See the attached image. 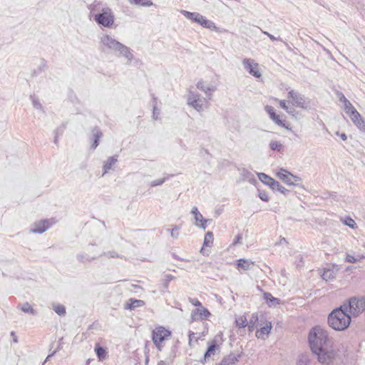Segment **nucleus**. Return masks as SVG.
Masks as SVG:
<instances>
[{
    "label": "nucleus",
    "mask_w": 365,
    "mask_h": 365,
    "mask_svg": "<svg viewBox=\"0 0 365 365\" xmlns=\"http://www.w3.org/2000/svg\"><path fill=\"white\" fill-rule=\"evenodd\" d=\"M336 270L333 271V269H330L329 268H325L322 274V279L327 282L336 278Z\"/></svg>",
    "instance_id": "393cba45"
},
{
    "label": "nucleus",
    "mask_w": 365,
    "mask_h": 365,
    "mask_svg": "<svg viewBox=\"0 0 365 365\" xmlns=\"http://www.w3.org/2000/svg\"><path fill=\"white\" fill-rule=\"evenodd\" d=\"M340 100L344 103V110L348 115L352 114L354 112L357 111L356 109L353 106L349 100H347L344 96H342Z\"/></svg>",
    "instance_id": "4be33fe9"
},
{
    "label": "nucleus",
    "mask_w": 365,
    "mask_h": 365,
    "mask_svg": "<svg viewBox=\"0 0 365 365\" xmlns=\"http://www.w3.org/2000/svg\"><path fill=\"white\" fill-rule=\"evenodd\" d=\"M94 20L96 23H113L114 14L110 8L105 6L98 14H95Z\"/></svg>",
    "instance_id": "6e6552de"
},
{
    "label": "nucleus",
    "mask_w": 365,
    "mask_h": 365,
    "mask_svg": "<svg viewBox=\"0 0 365 365\" xmlns=\"http://www.w3.org/2000/svg\"><path fill=\"white\" fill-rule=\"evenodd\" d=\"M257 175L259 178V180L262 183L268 185L269 187H270L272 185L273 181H275L274 179H273L272 178L269 177V175H267V174H265L264 173H257Z\"/></svg>",
    "instance_id": "b1692460"
},
{
    "label": "nucleus",
    "mask_w": 365,
    "mask_h": 365,
    "mask_svg": "<svg viewBox=\"0 0 365 365\" xmlns=\"http://www.w3.org/2000/svg\"><path fill=\"white\" fill-rule=\"evenodd\" d=\"M218 345L217 344L215 341H213L207 347V351L204 354L205 360L208 359L212 354H214L216 349H217Z\"/></svg>",
    "instance_id": "cd10ccee"
},
{
    "label": "nucleus",
    "mask_w": 365,
    "mask_h": 365,
    "mask_svg": "<svg viewBox=\"0 0 365 365\" xmlns=\"http://www.w3.org/2000/svg\"><path fill=\"white\" fill-rule=\"evenodd\" d=\"M349 116L354 123L362 118L358 111L354 112L352 114L349 115Z\"/></svg>",
    "instance_id": "8fccbe9b"
},
{
    "label": "nucleus",
    "mask_w": 365,
    "mask_h": 365,
    "mask_svg": "<svg viewBox=\"0 0 365 365\" xmlns=\"http://www.w3.org/2000/svg\"><path fill=\"white\" fill-rule=\"evenodd\" d=\"M173 279V277L171 274L165 275V278L163 279V286L164 289H168L169 286V283Z\"/></svg>",
    "instance_id": "09e8293b"
},
{
    "label": "nucleus",
    "mask_w": 365,
    "mask_h": 365,
    "mask_svg": "<svg viewBox=\"0 0 365 365\" xmlns=\"http://www.w3.org/2000/svg\"><path fill=\"white\" fill-rule=\"evenodd\" d=\"M62 340H63V338H61L59 341H58V347L56 349V350L53 351L52 353H51L50 354H48V356L46 357V361H47L50 357L53 356L58 350H60L62 347Z\"/></svg>",
    "instance_id": "864d4df0"
},
{
    "label": "nucleus",
    "mask_w": 365,
    "mask_h": 365,
    "mask_svg": "<svg viewBox=\"0 0 365 365\" xmlns=\"http://www.w3.org/2000/svg\"><path fill=\"white\" fill-rule=\"evenodd\" d=\"M344 222L346 225H348L349 227H350L351 228H354V226L356 225L355 221L353 219H351V217H347V219L345 220Z\"/></svg>",
    "instance_id": "5fc2aeb1"
},
{
    "label": "nucleus",
    "mask_w": 365,
    "mask_h": 365,
    "mask_svg": "<svg viewBox=\"0 0 365 365\" xmlns=\"http://www.w3.org/2000/svg\"><path fill=\"white\" fill-rule=\"evenodd\" d=\"M197 88L200 90H201L202 91L205 92V93L206 94L207 97L208 98V99H211V93H210L209 92L210 91H215L216 90V87L215 86H207L205 85V83L203 81H200L197 82Z\"/></svg>",
    "instance_id": "6ab92c4d"
},
{
    "label": "nucleus",
    "mask_w": 365,
    "mask_h": 365,
    "mask_svg": "<svg viewBox=\"0 0 365 365\" xmlns=\"http://www.w3.org/2000/svg\"><path fill=\"white\" fill-rule=\"evenodd\" d=\"M280 107L285 110L287 112L289 113L288 110V106H287L286 101L284 100H282L279 102Z\"/></svg>",
    "instance_id": "4d7b16f0"
},
{
    "label": "nucleus",
    "mask_w": 365,
    "mask_h": 365,
    "mask_svg": "<svg viewBox=\"0 0 365 365\" xmlns=\"http://www.w3.org/2000/svg\"><path fill=\"white\" fill-rule=\"evenodd\" d=\"M342 304L351 317H356L365 312V297H352Z\"/></svg>",
    "instance_id": "20e7f679"
},
{
    "label": "nucleus",
    "mask_w": 365,
    "mask_h": 365,
    "mask_svg": "<svg viewBox=\"0 0 365 365\" xmlns=\"http://www.w3.org/2000/svg\"><path fill=\"white\" fill-rule=\"evenodd\" d=\"M258 196L264 202L269 201V196L266 191L258 189Z\"/></svg>",
    "instance_id": "de8ad7c7"
},
{
    "label": "nucleus",
    "mask_w": 365,
    "mask_h": 365,
    "mask_svg": "<svg viewBox=\"0 0 365 365\" xmlns=\"http://www.w3.org/2000/svg\"><path fill=\"white\" fill-rule=\"evenodd\" d=\"M361 131L365 133V120L361 118L354 123Z\"/></svg>",
    "instance_id": "a18cd8bd"
},
{
    "label": "nucleus",
    "mask_w": 365,
    "mask_h": 365,
    "mask_svg": "<svg viewBox=\"0 0 365 365\" xmlns=\"http://www.w3.org/2000/svg\"><path fill=\"white\" fill-rule=\"evenodd\" d=\"M272 329L271 323L269 324H267L262 327L260 329L257 330L256 331V336L257 338H262L263 335H267L270 332V330Z\"/></svg>",
    "instance_id": "c756f323"
},
{
    "label": "nucleus",
    "mask_w": 365,
    "mask_h": 365,
    "mask_svg": "<svg viewBox=\"0 0 365 365\" xmlns=\"http://www.w3.org/2000/svg\"><path fill=\"white\" fill-rule=\"evenodd\" d=\"M99 38L100 47L102 51L112 53L118 58L123 57L127 60L128 64L134 58L132 50L111 36L107 34H101Z\"/></svg>",
    "instance_id": "f03ea898"
},
{
    "label": "nucleus",
    "mask_w": 365,
    "mask_h": 365,
    "mask_svg": "<svg viewBox=\"0 0 365 365\" xmlns=\"http://www.w3.org/2000/svg\"><path fill=\"white\" fill-rule=\"evenodd\" d=\"M213 242V234L212 232H207L204 238L203 247H209Z\"/></svg>",
    "instance_id": "e433bc0d"
},
{
    "label": "nucleus",
    "mask_w": 365,
    "mask_h": 365,
    "mask_svg": "<svg viewBox=\"0 0 365 365\" xmlns=\"http://www.w3.org/2000/svg\"><path fill=\"white\" fill-rule=\"evenodd\" d=\"M351 317L346 311L345 305L333 309L328 315L327 322L329 326L336 331H344L350 325Z\"/></svg>",
    "instance_id": "7ed1b4c3"
},
{
    "label": "nucleus",
    "mask_w": 365,
    "mask_h": 365,
    "mask_svg": "<svg viewBox=\"0 0 365 365\" xmlns=\"http://www.w3.org/2000/svg\"><path fill=\"white\" fill-rule=\"evenodd\" d=\"M145 302L140 299H130L128 302L125 304L124 308L125 309L133 310L137 307H143Z\"/></svg>",
    "instance_id": "412c9836"
},
{
    "label": "nucleus",
    "mask_w": 365,
    "mask_h": 365,
    "mask_svg": "<svg viewBox=\"0 0 365 365\" xmlns=\"http://www.w3.org/2000/svg\"><path fill=\"white\" fill-rule=\"evenodd\" d=\"M66 128V123H63L60 126H58L56 129L53 130L54 136H61L64 132V130Z\"/></svg>",
    "instance_id": "37998d69"
},
{
    "label": "nucleus",
    "mask_w": 365,
    "mask_h": 365,
    "mask_svg": "<svg viewBox=\"0 0 365 365\" xmlns=\"http://www.w3.org/2000/svg\"><path fill=\"white\" fill-rule=\"evenodd\" d=\"M241 239H242V237L240 235H238L237 236L235 237L233 244L236 245L237 243L240 242Z\"/></svg>",
    "instance_id": "69168bd1"
},
{
    "label": "nucleus",
    "mask_w": 365,
    "mask_h": 365,
    "mask_svg": "<svg viewBox=\"0 0 365 365\" xmlns=\"http://www.w3.org/2000/svg\"><path fill=\"white\" fill-rule=\"evenodd\" d=\"M292 180L294 181L295 185L300 182L302 181V179L299 176L294 175V177H292Z\"/></svg>",
    "instance_id": "052dcab7"
},
{
    "label": "nucleus",
    "mask_w": 365,
    "mask_h": 365,
    "mask_svg": "<svg viewBox=\"0 0 365 365\" xmlns=\"http://www.w3.org/2000/svg\"><path fill=\"white\" fill-rule=\"evenodd\" d=\"M309 359L307 354H301L297 361V365H308Z\"/></svg>",
    "instance_id": "4c0bfd02"
},
{
    "label": "nucleus",
    "mask_w": 365,
    "mask_h": 365,
    "mask_svg": "<svg viewBox=\"0 0 365 365\" xmlns=\"http://www.w3.org/2000/svg\"><path fill=\"white\" fill-rule=\"evenodd\" d=\"M106 257L107 258H123V256L118 255L115 251H108V252H103L101 257Z\"/></svg>",
    "instance_id": "58836bf2"
},
{
    "label": "nucleus",
    "mask_w": 365,
    "mask_h": 365,
    "mask_svg": "<svg viewBox=\"0 0 365 365\" xmlns=\"http://www.w3.org/2000/svg\"><path fill=\"white\" fill-rule=\"evenodd\" d=\"M195 225L201 228H202L203 230H205L206 229V222H201V224H198L197 222L195 223Z\"/></svg>",
    "instance_id": "338daca9"
},
{
    "label": "nucleus",
    "mask_w": 365,
    "mask_h": 365,
    "mask_svg": "<svg viewBox=\"0 0 365 365\" xmlns=\"http://www.w3.org/2000/svg\"><path fill=\"white\" fill-rule=\"evenodd\" d=\"M54 222L55 220L53 218L41 220L33 223L30 231L32 233L42 234L48 230Z\"/></svg>",
    "instance_id": "1a4fd4ad"
},
{
    "label": "nucleus",
    "mask_w": 365,
    "mask_h": 365,
    "mask_svg": "<svg viewBox=\"0 0 365 365\" xmlns=\"http://www.w3.org/2000/svg\"><path fill=\"white\" fill-rule=\"evenodd\" d=\"M130 4L140 6H150L153 1L151 0H128Z\"/></svg>",
    "instance_id": "473e14b6"
},
{
    "label": "nucleus",
    "mask_w": 365,
    "mask_h": 365,
    "mask_svg": "<svg viewBox=\"0 0 365 365\" xmlns=\"http://www.w3.org/2000/svg\"><path fill=\"white\" fill-rule=\"evenodd\" d=\"M77 260L83 264L89 263L96 259V257H91L88 254L81 252L76 255Z\"/></svg>",
    "instance_id": "5701e85b"
},
{
    "label": "nucleus",
    "mask_w": 365,
    "mask_h": 365,
    "mask_svg": "<svg viewBox=\"0 0 365 365\" xmlns=\"http://www.w3.org/2000/svg\"><path fill=\"white\" fill-rule=\"evenodd\" d=\"M264 34H266L272 41L279 39V38H276L269 33L264 32Z\"/></svg>",
    "instance_id": "0e129e2a"
},
{
    "label": "nucleus",
    "mask_w": 365,
    "mask_h": 365,
    "mask_svg": "<svg viewBox=\"0 0 365 365\" xmlns=\"http://www.w3.org/2000/svg\"><path fill=\"white\" fill-rule=\"evenodd\" d=\"M242 64L245 69L248 71L250 75L257 78L262 76L261 73L258 70L259 65L253 59L245 58L242 61Z\"/></svg>",
    "instance_id": "9b49d317"
},
{
    "label": "nucleus",
    "mask_w": 365,
    "mask_h": 365,
    "mask_svg": "<svg viewBox=\"0 0 365 365\" xmlns=\"http://www.w3.org/2000/svg\"><path fill=\"white\" fill-rule=\"evenodd\" d=\"M266 112L269 114L270 118L278 125L285 127L282 120L280 119L279 116L276 114L274 108L271 106H267L265 107Z\"/></svg>",
    "instance_id": "2eb2a0df"
},
{
    "label": "nucleus",
    "mask_w": 365,
    "mask_h": 365,
    "mask_svg": "<svg viewBox=\"0 0 365 365\" xmlns=\"http://www.w3.org/2000/svg\"><path fill=\"white\" fill-rule=\"evenodd\" d=\"M345 261L349 263H355L356 262V259L351 255H346Z\"/></svg>",
    "instance_id": "6e6d98bb"
},
{
    "label": "nucleus",
    "mask_w": 365,
    "mask_h": 365,
    "mask_svg": "<svg viewBox=\"0 0 365 365\" xmlns=\"http://www.w3.org/2000/svg\"><path fill=\"white\" fill-rule=\"evenodd\" d=\"M277 176L288 185H294V182L292 180L294 175L285 169L281 168L277 173Z\"/></svg>",
    "instance_id": "4468645a"
},
{
    "label": "nucleus",
    "mask_w": 365,
    "mask_h": 365,
    "mask_svg": "<svg viewBox=\"0 0 365 365\" xmlns=\"http://www.w3.org/2000/svg\"><path fill=\"white\" fill-rule=\"evenodd\" d=\"M236 326L239 328H245L247 326L248 327V322L245 317L242 316L236 319L235 320Z\"/></svg>",
    "instance_id": "c9c22d12"
},
{
    "label": "nucleus",
    "mask_w": 365,
    "mask_h": 365,
    "mask_svg": "<svg viewBox=\"0 0 365 365\" xmlns=\"http://www.w3.org/2000/svg\"><path fill=\"white\" fill-rule=\"evenodd\" d=\"M10 335L11 336H12V342L15 344L18 343L19 340L18 336L16 334V332L14 331H11Z\"/></svg>",
    "instance_id": "13d9d810"
},
{
    "label": "nucleus",
    "mask_w": 365,
    "mask_h": 365,
    "mask_svg": "<svg viewBox=\"0 0 365 365\" xmlns=\"http://www.w3.org/2000/svg\"><path fill=\"white\" fill-rule=\"evenodd\" d=\"M187 104L195 110L200 113L207 108V100L202 98L200 94L194 91H189L187 98Z\"/></svg>",
    "instance_id": "39448f33"
},
{
    "label": "nucleus",
    "mask_w": 365,
    "mask_h": 365,
    "mask_svg": "<svg viewBox=\"0 0 365 365\" xmlns=\"http://www.w3.org/2000/svg\"><path fill=\"white\" fill-rule=\"evenodd\" d=\"M117 161L118 155H115L109 157L103 163L102 175H105L112 168V167L115 164Z\"/></svg>",
    "instance_id": "f3484780"
},
{
    "label": "nucleus",
    "mask_w": 365,
    "mask_h": 365,
    "mask_svg": "<svg viewBox=\"0 0 365 365\" xmlns=\"http://www.w3.org/2000/svg\"><path fill=\"white\" fill-rule=\"evenodd\" d=\"M168 231H170L171 237L173 238H178L179 236V227L175 226L172 230L168 229Z\"/></svg>",
    "instance_id": "603ef678"
},
{
    "label": "nucleus",
    "mask_w": 365,
    "mask_h": 365,
    "mask_svg": "<svg viewBox=\"0 0 365 365\" xmlns=\"http://www.w3.org/2000/svg\"><path fill=\"white\" fill-rule=\"evenodd\" d=\"M240 174L242 176V178L247 180L248 182L253 183L256 182V180L254 178V175L252 173H251L250 170H248L246 168H242L240 170Z\"/></svg>",
    "instance_id": "bb28decb"
},
{
    "label": "nucleus",
    "mask_w": 365,
    "mask_h": 365,
    "mask_svg": "<svg viewBox=\"0 0 365 365\" xmlns=\"http://www.w3.org/2000/svg\"><path fill=\"white\" fill-rule=\"evenodd\" d=\"M201 26H203L205 28L209 29L211 31H215L216 32H225L226 31L225 29H221L220 27H218L216 26V24H200Z\"/></svg>",
    "instance_id": "79ce46f5"
},
{
    "label": "nucleus",
    "mask_w": 365,
    "mask_h": 365,
    "mask_svg": "<svg viewBox=\"0 0 365 365\" xmlns=\"http://www.w3.org/2000/svg\"><path fill=\"white\" fill-rule=\"evenodd\" d=\"M103 136V132L98 126H94L91 128V133L88 136V140L91 143V150H94L96 149L100 143V140Z\"/></svg>",
    "instance_id": "9d476101"
},
{
    "label": "nucleus",
    "mask_w": 365,
    "mask_h": 365,
    "mask_svg": "<svg viewBox=\"0 0 365 365\" xmlns=\"http://www.w3.org/2000/svg\"><path fill=\"white\" fill-rule=\"evenodd\" d=\"M241 355L235 354H230L229 355L225 356L219 365H235L236 362H237L240 358Z\"/></svg>",
    "instance_id": "dca6fc26"
},
{
    "label": "nucleus",
    "mask_w": 365,
    "mask_h": 365,
    "mask_svg": "<svg viewBox=\"0 0 365 365\" xmlns=\"http://www.w3.org/2000/svg\"><path fill=\"white\" fill-rule=\"evenodd\" d=\"M330 269H333V271L336 270V274H337V272L339 271L340 269V267L339 265L337 264H331V266L330 267H329Z\"/></svg>",
    "instance_id": "680f3d73"
},
{
    "label": "nucleus",
    "mask_w": 365,
    "mask_h": 365,
    "mask_svg": "<svg viewBox=\"0 0 365 365\" xmlns=\"http://www.w3.org/2000/svg\"><path fill=\"white\" fill-rule=\"evenodd\" d=\"M171 336V331L163 327H157L152 332V340L158 350L161 351L163 342Z\"/></svg>",
    "instance_id": "423d86ee"
},
{
    "label": "nucleus",
    "mask_w": 365,
    "mask_h": 365,
    "mask_svg": "<svg viewBox=\"0 0 365 365\" xmlns=\"http://www.w3.org/2000/svg\"><path fill=\"white\" fill-rule=\"evenodd\" d=\"M308 340L312 351L318 356L319 362L328 364L332 358L329 351L331 339L328 331L320 326H315L309 331Z\"/></svg>",
    "instance_id": "f257e3e1"
},
{
    "label": "nucleus",
    "mask_w": 365,
    "mask_h": 365,
    "mask_svg": "<svg viewBox=\"0 0 365 365\" xmlns=\"http://www.w3.org/2000/svg\"><path fill=\"white\" fill-rule=\"evenodd\" d=\"M53 310L59 316H63L66 314V308L62 304L54 305Z\"/></svg>",
    "instance_id": "a19ab883"
},
{
    "label": "nucleus",
    "mask_w": 365,
    "mask_h": 365,
    "mask_svg": "<svg viewBox=\"0 0 365 365\" xmlns=\"http://www.w3.org/2000/svg\"><path fill=\"white\" fill-rule=\"evenodd\" d=\"M336 135H339L341 140H346L347 139V135L345 133H339V132L336 133Z\"/></svg>",
    "instance_id": "e2e57ef3"
},
{
    "label": "nucleus",
    "mask_w": 365,
    "mask_h": 365,
    "mask_svg": "<svg viewBox=\"0 0 365 365\" xmlns=\"http://www.w3.org/2000/svg\"><path fill=\"white\" fill-rule=\"evenodd\" d=\"M269 148L273 151H278L280 152L283 150L284 146L283 145L279 142L277 140H272L269 143Z\"/></svg>",
    "instance_id": "f704fd0d"
},
{
    "label": "nucleus",
    "mask_w": 365,
    "mask_h": 365,
    "mask_svg": "<svg viewBox=\"0 0 365 365\" xmlns=\"http://www.w3.org/2000/svg\"><path fill=\"white\" fill-rule=\"evenodd\" d=\"M253 262L248 261L245 259H240L237 261V267L239 269H242L243 270L250 269V265L252 264Z\"/></svg>",
    "instance_id": "72a5a7b5"
},
{
    "label": "nucleus",
    "mask_w": 365,
    "mask_h": 365,
    "mask_svg": "<svg viewBox=\"0 0 365 365\" xmlns=\"http://www.w3.org/2000/svg\"><path fill=\"white\" fill-rule=\"evenodd\" d=\"M152 98H153L152 105L153 106L154 104H155V106H158L157 105V101H158L157 97H155L154 94H152Z\"/></svg>",
    "instance_id": "774afa93"
},
{
    "label": "nucleus",
    "mask_w": 365,
    "mask_h": 365,
    "mask_svg": "<svg viewBox=\"0 0 365 365\" xmlns=\"http://www.w3.org/2000/svg\"><path fill=\"white\" fill-rule=\"evenodd\" d=\"M190 302H191V303H192L193 305H195V306H196V307H202V304H201V302H200L197 299H192L190 300Z\"/></svg>",
    "instance_id": "bf43d9fd"
},
{
    "label": "nucleus",
    "mask_w": 365,
    "mask_h": 365,
    "mask_svg": "<svg viewBox=\"0 0 365 365\" xmlns=\"http://www.w3.org/2000/svg\"><path fill=\"white\" fill-rule=\"evenodd\" d=\"M263 298L269 307H275L280 304V299L273 297L269 292H264Z\"/></svg>",
    "instance_id": "a211bd4d"
},
{
    "label": "nucleus",
    "mask_w": 365,
    "mask_h": 365,
    "mask_svg": "<svg viewBox=\"0 0 365 365\" xmlns=\"http://www.w3.org/2000/svg\"><path fill=\"white\" fill-rule=\"evenodd\" d=\"M288 97L292 98V104L297 107L307 109L310 106V101L303 94L291 89L288 92Z\"/></svg>",
    "instance_id": "0eeeda50"
},
{
    "label": "nucleus",
    "mask_w": 365,
    "mask_h": 365,
    "mask_svg": "<svg viewBox=\"0 0 365 365\" xmlns=\"http://www.w3.org/2000/svg\"><path fill=\"white\" fill-rule=\"evenodd\" d=\"M180 12L189 21H195V23H208L205 18L199 13L189 12L184 10Z\"/></svg>",
    "instance_id": "f8f14e48"
},
{
    "label": "nucleus",
    "mask_w": 365,
    "mask_h": 365,
    "mask_svg": "<svg viewBox=\"0 0 365 365\" xmlns=\"http://www.w3.org/2000/svg\"><path fill=\"white\" fill-rule=\"evenodd\" d=\"M94 351L98 359V361H103L108 356V351L106 348L100 346L98 344L95 345Z\"/></svg>",
    "instance_id": "aec40b11"
},
{
    "label": "nucleus",
    "mask_w": 365,
    "mask_h": 365,
    "mask_svg": "<svg viewBox=\"0 0 365 365\" xmlns=\"http://www.w3.org/2000/svg\"><path fill=\"white\" fill-rule=\"evenodd\" d=\"M191 213L192 215H194V216H195V223L197 222H207V220L205 219L203 217V216L202 215V214L198 211V209L197 207H192V209L191 210Z\"/></svg>",
    "instance_id": "7c9ffc66"
},
{
    "label": "nucleus",
    "mask_w": 365,
    "mask_h": 365,
    "mask_svg": "<svg viewBox=\"0 0 365 365\" xmlns=\"http://www.w3.org/2000/svg\"><path fill=\"white\" fill-rule=\"evenodd\" d=\"M18 308H19L24 313H29L32 315H35L36 314V311L33 309L29 302H25L22 305H19Z\"/></svg>",
    "instance_id": "c85d7f7f"
},
{
    "label": "nucleus",
    "mask_w": 365,
    "mask_h": 365,
    "mask_svg": "<svg viewBox=\"0 0 365 365\" xmlns=\"http://www.w3.org/2000/svg\"><path fill=\"white\" fill-rule=\"evenodd\" d=\"M160 111V109L158 108V106H155V104L153 105V118L154 120H158L159 118Z\"/></svg>",
    "instance_id": "3c124183"
},
{
    "label": "nucleus",
    "mask_w": 365,
    "mask_h": 365,
    "mask_svg": "<svg viewBox=\"0 0 365 365\" xmlns=\"http://www.w3.org/2000/svg\"><path fill=\"white\" fill-rule=\"evenodd\" d=\"M272 190L278 191L284 195H287L289 190L286 189L284 187L281 185L279 182L277 180L272 182V185L269 187Z\"/></svg>",
    "instance_id": "a878e982"
},
{
    "label": "nucleus",
    "mask_w": 365,
    "mask_h": 365,
    "mask_svg": "<svg viewBox=\"0 0 365 365\" xmlns=\"http://www.w3.org/2000/svg\"><path fill=\"white\" fill-rule=\"evenodd\" d=\"M30 98L31 99L32 104L35 108H36V109H42L43 108L41 103H40L38 99L35 97V96H31Z\"/></svg>",
    "instance_id": "49530a36"
},
{
    "label": "nucleus",
    "mask_w": 365,
    "mask_h": 365,
    "mask_svg": "<svg viewBox=\"0 0 365 365\" xmlns=\"http://www.w3.org/2000/svg\"><path fill=\"white\" fill-rule=\"evenodd\" d=\"M258 321L257 314L254 313L252 314V317L248 322V329L251 331L254 329L255 324Z\"/></svg>",
    "instance_id": "ea45409f"
},
{
    "label": "nucleus",
    "mask_w": 365,
    "mask_h": 365,
    "mask_svg": "<svg viewBox=\"0 0 365 365\" xmlns=\"http://www.w3.org/2000/svg\"><path fill=\"white\" fill-rule=\"evenodd\" d=\"M46 62L44 60L42 61L41 65L36 68L35 69L33 73H32V76H37L38 75L39 73H41L42 72V71L44 70V68H46Z\"/></svg>",
    "instance_id": "c03bdc74"
},
{
    "label": "nucleus",
    "mask_w": 365,
    "mask_h": 365,
    "mask_svg": "<svg viewBox=\"0 0 365 365\" xmlns=\"http://www.w3.org/2000/svg\"><path fill=\"white\" fill-rule=\"evenodd\" d=\"M210 315L209 310L205 307L201 309H195L192 312L191 319L192 321L203 320Z\"/></svg>",
    "instance_id": "ddd939ff"
},
{
    "label": "nucleus",
    "mask_w": 365,
    "mask_h": 365,
    "mask_svg": "<svg viewBox=\"0 0 365 365\" xmlns=\"http://www.w3.org/2000/svg\"><path fill=\"white\" fill-rule=\"evenodd\" d=\"M174 175L173 174H168L166 176H165L164 178H160V179H157V180H153L150 182V187H156V186H160L161 185H163L166 180H168L170 178H172L173 177Z\"/></svg>",
    "instance_id": "2f4dec72"
}]
</instances>
